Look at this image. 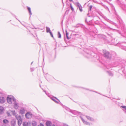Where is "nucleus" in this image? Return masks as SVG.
Masks as SVG:
<instances>
[{
  "instance_id": "obj_1",
  "label": "nucleus",
  "mask_w": 126,
  "mask_h": 126,
  "mask_svg": "<svg viewBox=\"0 0 126 126\" xmlns=\"http://www.w3.org/2000/svg\"><path fill=\"white\" fill-rule=\"evenodd\" d=\"M84 55L87 58H92L96 56L94 52L87 49H84Z\"/></svg>"
},
{
  "instance_id": "obj_2",
  "label": "nucleus",
  "mask_w": 126,
  "mask_h": 126,
  "mask_svg": "<svg viewBox=\"0 0 126 126\" xmlns=\"http://www.w3.org/2000/svg\"><path fill=\"white\" fill-rule=\"evenodd\" d=\"M104 56L107 59H110L111 58V56L109 52L106 50L103 51Z\"/></svg>"
},
{
  "instance_id": "obj_3",
  "label": "nucleus",
  "mask_w": 126,
  "mask_h": 126,
  "mask_svg": "<svg viewBox=\"0 0 126 126\" xmlns=\"http://www.w3.org/2000/svg\"><path fill=\"white\" fill-rule=\"evenodd\" d=\"M7 101L9 104H11L12 102H15L16 99L13 96L8 97L7 98Z\"/></svg>"
},
{
  "instance_id": "obj_4",
  "label": "nucleus",
  "mask_w": 126,
  "mask_h": 126,
  "mask_svg": "<svg viewBox=\"0 0 126 126\" xmlns=\"http://www.w3.org/2000/svg\"><path fill=\"white\" fill-rule=\"evenodd\" d=\"M108 36L107 37L109 38V40H111L112 42L114 44L115 43L114 40L115 39L113 38V34L110 33V34H107Z\"/></svg>"
},
{
  "instance_id": "obj_5",
  "label": "nucleus",
  "mask_w": 126,
  "mask_h": 126,
  "mask_svg": "<svg viewBox=\"0 0 126 126\" xmlns=\"http://www.w3.org/2000/svg\"><path fill=\"white\" fill-rule=\"evenodd\" d=\"M56 100H57V101H56V103H57L59 104L60 105H61L62 106L65 108L66 110H69V108L67 107L66 106L63 105L60 102V101L58 100L57 98L56 97Z\"/></svg>"
},
{
  "instance_id": "obj_6",
  "label": "nucleus",
  "mask_w": 126,
  "mask_h": 126,
  "mask_svg": "<svg viewBox=\"0 0 126 126\" xmlns=\"http://www.w3.org/2000/svg\"><path fill=\"white\" fill-rule=\"evenodd\" d=\"M75 5L79 8L80 11L82 12L83 11L82 7L81 4L79 2H77L75 3Z\"/></svg>"
},
{
  "instance_id": "obj_7",
  "label": "nucleus",
  "mask_w": 126,
  "mask_h": 126,
  "mask_svg": "<svg viewBox=\"0 0 126 126\" xmlns=\"http://www.w3.org/2000/svg\"><path fill=\"white\" fill-rule=\"evenodd\" d=\"M117 45L119 46L120 48L126 51V46L123 45V43H118Z\"/></svg>"
},
{
  "instance_id": "obj_8",
  "label": "nucleus",
  "mask_w": 126,
  "mask_h": 126,
  "mask_svg": "<svg viewBox=\"0 0 126 126\" xmlns=\"http://www.w3.org/2000/svg\"><path fill=\"white\" fill-rule=\"evenodd\" d=\"M32 114L31 112H28L25 114L26 117L27 119H29L32 117Z\"/></svg>"
},
{
  "instance_id": "obj_9",
  "label": "nucleus",
  "mask_w": 126,
  "mask_h": 126,
  "mask_svg": "<svg viewBox=\"0 0 126 126\" xmlns=\"http://www.w3.org/2000/svg\"><path fill=\"white\" fill-rule=\"evenodd\" d=\"M95 31H94L93 32H91L90 33V34L93 37H94V35H97V33L98 31L96 29H95Z\"/></svg>"
},
{
  "instance_id": "obj_10",
  "label": "nucleus",
  "mask_w": 126,
  "mask_h": 126,
  "mask_svg": "<svg viewBox=\"0 0 126 126\" xmlns=\"http://www.w3.org/2000/svg\"><path fill=\"white\" fill-rule=\"evenodd\" d=\"M5 99L4 97L3 96L0 97V103L1 104H3L5 102Z\"/></svg>"
},
{
  "instance_id": "obj_11",
  "label": "nucleus",
  "mask_w": 126,
  "mask_h": 126,
  "mask_svg": "<svg viewBox=\"0 0 126 126\" xmlns=\"http://www.w3.org/2000/svg\"><path fill=\"white\" fill-rule=\"evenodd\" d=\"M80 117L82 121L84 124L88 125H90V123H89L88 122L85 121L80 116Z\"/></svg>"
},
{
  "instance_id": "obj_12",
  "label": "nucleus",
  "mask_w": 126,
  "mask_h": 126,
  "mask_svg": "<svg viewBox=\"0 0 126 126\" xmlns=\"http://www.w3.org/2000/svg\"><path fill=\"white\" fill-rule=\"evenodd\" d=\"M111 56V58L114 59L116 56V53L114 52H112L110 54Z\"/></svg>"
},
{
  "instance_id": "obj_13",
  "label": "nucleus",
  "mask_w": 126,
  "mask_h": 126,
  "mask_svg": "<svg viewBox=\"0 0 126 126\" xmlns=\"http://www.w3.org/2000/svg\"><path fill=\"white\" fill-rule=\"evenodd\" d=\"M69 110H67L68 111L72 113H73V114L75 115H76L77 114V111L74 110H70L69 108Z\"/></svg>"
},
{
  "instance_id": "obj_14",
  "label": "nucleus",
  "mask_w": 126,
  "mask_h": 126,
  "mask_svg": "<svg viewBox=\"0 0 126 126\" xmlns=\"http://www.w3.org/2000/svg\"><path fill=\"white\" fill-rule=\"evenodd\" d=\"M11 126H15L16 123V121L14 120L11 121Z\"/></svg>"
},
{
  "instance_id": "obj_15",
  "label": "nucleus",
  "mask_w": 126,
  "mask_h": 126,
  "mask_svg": "<svg viewBox=\"0 0 126 126\" xmlns=\"http://www.w3.org/2000/svg\"><path fill=\"white\" fill-rule=\"evenodd\" d=\"M14 107L15 109H17L18 108V105L17 103L16 102V100L15 102H14Z\"/></svg>"
},
{
  "instance_id": "obj_16",
  "label": "nucleus",
  "mask_w": 126,
  "mask_h": 126,
  "mask_svg": "<svg viewBox=\"0 0 126 126\" xmlns=\"http://www.w3.org/2000/svg\"><path fill=\"white\" fill-rule=\"evenodd\" d=\"M4 108L1 106H0V114L1 115L4 112Z\"/></svg>"
},
{
  "instance_id": "obj_17",
  "label": "nucleus",
  "mask_w": 126,
  "mask_h": 126,
  "mask_svg": "<svg viewBox=\"0 0 126 126\" xmlns=\"http://www.w3.org/2000/svg\"><path fill=\"white\" fill-rule=\"evenodd\" d=\"M118 22L119 23L120 25L122 26H123V22L122 19L120 18H119L118 19Z\"/></svg>"
},
{
  "instance_id": "obj_18",
  "label": "nucleus",
  "mask_w": 126,
  "mask_h": 126,
  "mask_svg": "<svg viewBox=\"0 0 126 126\" xmlns=\"http://www.w3.org/2000/svg\"><path fill=\"white\" fill-rule=\"evenodd\" d=\"M86 117L90 121H94V120L93 118L90 117L89 116H86Z\"/></svg>"
},
{
  "instance_id": "obj_19",
  "label": "nucleus",
  "mask_w": 126,
  "mask_h": 126,
  "mask_svg": "<svg viewBox=\"0 0 126 126\" xmlns=\"http://www.w3.org/2000/svg\"><path fill=\"white\" fill-rule=\"evenodd\" d=\"M121 108H122V110L124 111L125 114H126V106H122L121 107Z\"/></svg>"
},
{
  "instance_id": "obj_20",
  "label": "nucleus",
  "mask_w": 126,
  "mask_h": 126,
  "mask_svg": "<svg viewBox=\"0 0 126 126\" xmlns=\"http://www.w3.org/2000/svg\"><path fill=\"white\" fill-rule=\"evenodd\" d=\"M56 126H61V123L58 121L56 120Z\"/></svg>"
},
{
  "instance_id": "obj_21",
  "label": "nucleus",
  "mask_w": 126,
  "mask_h": 126,
  "mask_svg": "<svg viewBox=\"0 0 126 126\" xmlns=\"http://www.w3.org/2000/svg\"><path fill=\"white\" fill-rule=\"evenodd\" d=\"M46 124L47 126H51V122L49 121H47L46 122Z\"/></svg>"
},
{
  "instance_id": "obj_22",
  "label": "nucleus",
  "mask_w": 126,
  "mask_h": 126,
  "mask_svg": "<svg viewBox=\"0 0 126 126\" xmlns=\"http://www.w3.org/2000/svg\"><path fill=\"white\" fill-rule=\"evenodd\" d=\"M20 113L21 114H24L25 113V110L24 109H22L20 110Z\"/></svg>"
},
{
  "instance_id": "obj_23",
  "label": "nucleus",
  "mask_w": 126,
  "mask_h": 126,
  "mask_svg": "<svg viewBox=\"0 0 126 126\" xmlns=\"http://www.w3.org/2000/svg\"><path fill=\"white\" fill-rule=\"evenodd\" d=\"M106 72L109 76H113V74L111 71H107Z\"/></svg>"
},
{
  "instance_id": "obj_24",
  "label": "nucleus",
  "mask_w": 126,
  "mask_h": 126,
  "mask_svg": "<svg viewBox=\"0 0 126 126\" xmlns=\"http://www.w3.org/2000/svg\"><path fill=\"white\" fill-rule=\"evenodd\" d=\"M22 123V119L18 120V123L19 126H20Z\"/></svg>"
},
{
  "instance_id": "obj_25",
  "label": "nucleus",
  "mask_w": 126,
  "mask_h": 126,
  "mask_svg": "<svg viewBox=\"0 0 126 126\" xmlns=\"http://www.w3.org/2000/svg\"><path fill=\"white\" fill-rule=\"evenodd\" d=\"M27 9L28 10L29 13L30 14V15H32V13L31 11V8H30L28 7H27Z\"/></svg>"
},
{
  "instance_id": "obj_26",
  "label": "nucleus",
  "mask_w": 126,
  "mask_h": 126,
  "mask_svg": "<svg viewBox=\"0 0 126 126\" xmlns=\"http://www.w3.org/2000/svg\"><path fill=\"white\" fill-rule=\"evenodd\" d=\"M15 116L16 118L18 120L22 119L21 116L20 115H16Z\"/></svg>"
},
{
  "instance_id": "obj_27",
  "label": "nucleus",
  "mask_w": 126,
  "mask_h": 126,
  "mask_svg": "<svg viewBox=\"0 0 126 126\" xmlns=\"http://www.w3.org/2000/svg\"><path fill=\"white\" fill-rule=\"evenodd\" d=\"M46 32L47 33L50 32H51L50 28L47 27H46Z\"/></svg>"
},
{
  "instance_id": "obj_28",
  "label": "nucleus",
  "mask_w": 126,
  "mask_h": 126,
  "mask_svg": "<svg viewBox=\"0 0 126 126\" xmlns=\"http://www.w3.org/2000/svg\"><path fill=\"white\" fill-rule=\"evenodd\" d=\"M48 96L49 97L50 99L53 101L55 102V97L52 96Z\"/></svg>"
},
{
  "instance_id": "obj_29",
  "label": "nucleus",
  "mask_w": 126,
  "mask_h": 126,
  "mask_svg": "<svg viewBox=\"0 0 126 126\" xmlns=\"http://www.w3.org/2000/svg\"><path fill=\"white\" fill-rule=\"evenodd\" d=\"M66 35L67 38L68 39H70V38L68 36V35L69 34V33H68L66 30Z\"/></svg>"
},
{
  "instance_id": "obj_30",
  "label": "nucleus",
  "mask_w": 126,
  "mask_h": 126,
  "mask_svg": "<svg viewBox=\"0 0 126 126\" xmlns=\"http://www.w3.org/2000/svg\"><path fill=\"white\" fill-rule=\"evenodd\" d=\"M3 123L5 124H7L9 123V121L7 119H4L3 120Z\"/></svg>"
},
{
  "instance_id": "obj_31",
  "label": "nucleus",
  "mask_w": 126,
  "mask_h": 126,
  "mask_svg": "<svg viewBox=\"0 0 126 126\" xmlns=\"http://www.w3.org/2000/svg\"><path fill=\"white\" fill-rule=\"evenodd\" d=\"M32 124L33 126H36L37 125V123L35 121H33Z\"/></svg>"
},
{
  "instance_id": "obj_32",
  "label": "nucleus",
  "mask_w": 126,
  "mask_h": 126,
  "mask_svg": "<svg viewBox=\"0 0 126 126\" xmlns=\"http://www.w3.org/2000/svg\"><path fill=\"white\" fill-rule=\"evenodd\" d=\"M23 126H28V124L27 122H25L23 123Z\"/></svg>"
},
{
  "instance_id": "obj_33",
  "label": "nucleus",
  "mask_w": 126,
  "mask_h": 126,
  "mask_svg": "<svg viewBox=\"0 0 126 126\" xmlns=\"http://www.w3.org/2000/svg\"><path fill=\"white\" fill-rule=\"evenodd\" d=\"M57 36L58 38H61V35L59 31L58 32V33L57 35Z\"/></svg>"
},
{
  "instance_id": "obj_34",
  "label": "nucleus",
  "mask_w": 126,
  "mask_h": 126,
  "mask_svg": "<svg viewBox=\"0 0 126 126\" xmlns=\"http://www.w3.org/2000/svg\"><path fill=\"white\" fill-rule=\"evenodd\" d=\"M73 36L74 37H76L77 38L79 37V35L78 34H75L73 35Z\"/></svg>"
},
{
  "instance_id": "obj_35",
  "label": "nucleus",
  "mask_w": 126,
  "mask_h": 126,
  "mask_svg": "<svg viewBox=\"0 0 126 126\" xmlns=\"http://www.w3.org/2000/svg\"><path fill=\"white\" fill-rule=\"evenodd\" d=\"M12 114L14 115H15L16 114V113L15 111H11Z\"/></svg>"
},
{
  "instance_id": "obj_36",
  "label": "nucleus",
  "mask_w": 126,
  "mask_h": 126,
  "mask_svg": "<svg viewBox=\"0 0 126 126\" xmlns=\"http://www.w3.org/2000/svg\"><path fill=\"white\" fill-rule=\"evenodd\" d=\"M51 77V76L48 75L47 76V77L46 78L47 80H49V79H48V77Z\"/></svg>"
},
{
  "instance_id": "obj_37",
  "label": "nucleus",
  "mask_w": 126,
  "mask_h": 126,
  "mask_svg": "<svg viewBox=\"0 0 126 126\" xmlns=\"http://www.w3.org/2000/svg\"><path fill=\"white\" fill-rule=\"evenodd\" d=\"M70 7L71 8L72 11H74V9L73 8L71 4H70Z\"/></svg>"
},
{
  "instance_id": "obj_38",
  "label": "nucleus",
  "mask_w": 126,
  "mask_h": 126,
  "mask_svg": "<svg viewBox=\"0 0 126 126\" xmlns=\"http://www.w3.org/2000/svg\"><path fill=\"white\" fill-rule=\"evenodd\" d=\"M49 33H50V34L51 35V36L53 38H54L53 34L51 32H49Z\"/></svg>"
},
{
  "instance_id": "obj_39",
  "label": "nucleus",
  "mask_w": 126,
  "mask_h": 126,
  "mask_svg": "<svg viewBox=\"0 0 126 126\" xmlns=\"http://www.w3.org/2000/svg\"><path fill=\"white\" fill-rule=\"evenodd\" d=\"M92 7V5H90L89 7V10L90 11Z\"/></svg>"
},
{
  "instance_id": "obj_40",
  "label": "nucleus",
  "mask_w": 126,
  "mask_h": 126,
  "mask_svg": "<svg viewBox=\"0 0 126 126\" xmlns=\"http://www.w3.org/2000/svg\"><path fill=\"white\" fill-rule=\"evenodd\" d=\"M104 7L105 8V9H106L109 10V8H108V7L105 6H104Z\"/></svg>"
},
{
  "instance_id": "obj_41",
  "label": "nucleus",
  "mask_w": 126,
  "mask_h": 126,
  "mask_svg": "<svg viewBox=\"0 0 126 126\" xmlns=\"http://www.w3.org/2000/svg\"><path fill=\"white\" fill-rule=\"evenodd\" d=\"M112 24H113V25H115L117 27V25L115 23L112 22Z\"/></svg>"
},
{
  "instance_id": "obj_42",
  "label": "nucleus",
  "mask_w": 126,
  "mask_h": 126,
  "mask_svg": "<svg viewBox=\"0 0 126 126\" xmlns=\"http://www.w3.org/2000/svg\"><path fill=\"white\" fill-rule=\"evenodd\" d=\"M30 70L31 72L32 71L34 70V69L32 68H31Z\"/></svg>"
},
{
  "instance_id": "obj_43",
  "label": "nucleus",
  "mask_w": 126,
  "mask_h": 126,
  "mask_svg": "<svg viewBox=\"0 0 126 126\" xmlns=\"http://www.w3.org/2000/svg\"><path fill=\"white\" fill-rule=\"evenodd\" d=\"M44 126L43 124L42 123H40V126Z\"/></svg>"
},
{
  "instance_id": "obj_44",
  "label": "nucleus",
  "mask_w": 126,
  "mask_h": 126,
  "mask_svg": "<svg viewBox=\"0 0 126 126\" xmlns=\"http://www.w3.org/2000/svg\"><path fill=\"white\" fill-rule=\"evenodd\" d=\"M98 35V36L99 37H102L103 36L102 34H99Z\"/></svg>"
},
{
  "instance_id": "obj_45",
  "label": "nucleus",
  "mask_w": 126,
  "mask_h": 126,
  "mask_svg": "<svg viewBox=\"0 0 126 126\" xmlns=\"http://www.w3.org/2000/svg\"><path fill=\"white\" fill-rule=\"evenodd\" d=\"M7 114L9 116H11V115H10V113H7Z\"/></svg>"
},
{
  "instance_id": "obj_46",
  "label": "nucleus",
  "mask_w": 126,
  "mask_h": 126,
  "mask_svg": "<svg viewBox=\"0 0 126 126\" xmlns=\"http://www.w3.org/2000/svg\"><path fill=\"white\" fill-rule=\"evenodd\" d=\"M85 22L87 23L88 24V22H87V19L86 18L85 19Z\"/></svg>"
},
{
  "instance_id": "obj_47",
  "label": "nucleus",
  "mask_w": 126,
  "mask_h": 126,
  "mask_svg": "<svg viewBox=\"0 0 126 126\" xmlns=\"http://www.w3.org/2000/svg\"><path fill=\"white\" fill-rule=\"evenodd\" d=\"M80 25L79 24H78L76 25V26L77 27H79V26Z\"/></svg>"
},
{
  "instance_id": "obj_48",
  "label": "nucleus",
  "mask_w": 126,
  "mask_h": 126,
  "mask_svg": "<svg viewBox=\"0 0 126 126\" xmlns=\"http://www.w3.org/2000/svg\"><path fill=\"white\" fill-rule=\"evenodd\" d=\"M112 9H114V6H113L112 5Z\"/></svg>"
},
{
  "instance_id": "obj_49",
  "label": "nucleus",
  "mask_w": 126,
  "mask_h": 126,
  "mask_svg": "<svg viewBox=\"0 0 126 126\" xmlns=\"http://www.w3.org/2000/svg\"><path fill=\"white\" fill-rule=\"evenodd\" d=\"M33 63V62H32V63H31V65H32V63Z\"/></svg>"
},
{
  "instance_id": "obj_50",
  "label": "nucleus",
  "mask_w": 126,
  "mask_h": 126,
  "mask_svg": "<svg viewBox=\"0 0 126 126\" xmlns=\"http://www.w3.org/2000/svg\"><path fill=\"white\" fill-rule=\"evenodd\" d=\"M52 126H55V125H52Z\"/></svg>"
},
{
  "instance_id": "obj_51",
  "label": "nucleus",
  "mask_w": 126,
  "mask_h": 126,
  "mask_svg": "<svg viewBox=\"0 0 126 126\" xmlns=\"http://www.w3.org/2000/svg\"><path fill=\"white\" fill-rule=\"evenodd\" d=\"M69 0L70 1H72V0Z\"/></svg>"
},
{
  "instance_id": "obj_52",
  "label": "nucleus",
  "mask_w": 126,
  "mask_h": 126,
  "mask_svg": "<svg viewBox=\"0 0 126 126\" xmlns=\"http://www.w3.org/2000/svg\"><path fill=\"white\" fill-rule=\"evenodd\" d=\"M16 19H17V18H16Z\"/></svg>"
},
{
  "instance_id": "obj_53",
  "label": "nucleus",
  "mask_w": 126,
  "mask_h": 126,
  "mask_svg": "<svg viewBox=\"0 0 126 126\" xmlns=\"http://www.w3.org/2000/svg\"><path fill=\"white\" fill-rule=\"evenodd\" d=\"M94 92H96L94 91Z\"/></svg>"
},
{
  "instance_id": "obj_54",
  "label": "nucleus",
  "mask_w": 126,
  "mask_h": 126,
  "mask_svg": "<svg viewBox=\"0 0 126 126\" xmlns=\"http://www.w3.org/2000/svg\"><path fill=\"white\" fill-rule=\"evenodd\" d=\"M88 14H87V15H88Z\"/></svg>"
},
{
  "instance_id": "obj_55",
  "label": "nucleus",
  "mask_w": 126,
  "mask_h": 126,
  "mask_svg": "<svg viewBox=\"0 0 126 126\" xmlns=\"http://www.w3.org/2000/svg\"><path fill=\"white\" fill-rule=\"evenodd\" d=\"M44 92H45V91H44Z\"/></svg>"
}]
</instances>
